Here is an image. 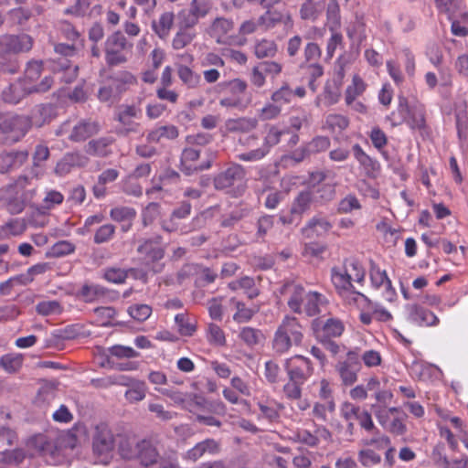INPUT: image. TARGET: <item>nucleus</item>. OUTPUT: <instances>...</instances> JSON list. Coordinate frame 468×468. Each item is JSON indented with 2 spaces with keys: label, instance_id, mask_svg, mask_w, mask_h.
Returning a JSON list of instances; mask_svg holds the SVG:
<instances>
[{
  "label": "nucleus",
  "instance_id": "10",
  "mask_svg": "<svg viewBox=\"0 0 468 468\" xmlns=\"http://www.w3.org/2000/svg\"><path fill=\"white\" fill-rule=\"evenodd\" d=\"M142 117V109L137 105L122 104L118 108L116 119L120 122L121 127L118 133L127 135L130 133H137L140 123L136 122Z\"/></svg>",
  "mask_w": 468,
  "mask_h": 468
},
{
  "label": "nucleus",
  "instance_id": "36",
  "mask_svg": "<svg viewBox=\"0 0 468 468\" xmlns=\"http://www.w3.org/2000/svg\"><path fill=\"white\" fill-rule=\"evenodd\" d=\"M258 125V121L255 118H238L229 120L227 122V128L230 132L248 133L255 129Z\"/></svg>",
  "mask_w": 468,
  "mask_h": 468
},
{
  "label": "nucleus",
  "instance_id": "37",
  "mask_svg": "<svg viewBox=\"0 0 468 468\" xmlns=\"http://www.w3.org/2000/svg\"><path fill=\"white\" fill-rule=\"evenodd\" d=\"M340 6L336 0H329L326 5L327 26L331 32L340 27Z\"/></svg>",
  "mask_w": 468,
  "mask_h": 468
},
{
  "label": "nucleus",
  "instance_id": "30",
  "mask_svg": "<svg viewBox=\"0 0 468 468\" xmlns=\"http://www.w3.org/2000/svg\"><path fill=\"white\" fill-rule=\"evenodd\" d=\"M98 129L99 126L97 122L90 120H84L73 127L69 138L74 141H82L96 133Z\"/></svg>",
  "mask_w": 468,
  "mask_h": 468
},
{
  "label": "nucleus",
  "instance_id": "4",
  "mask_svg": "<svg viewBox=\"0 0 468 468\" xmlns=\"http://www.w3.org/2000/svg\"><path fill=\"white\" fill-rule=\"evenodd\" d=\"M114 446L115 440L111 429L106 424L97 425L92 439V449L100 463H109L112 457Z\"/></svg>",
  "mask_w": 468,
  "mask_h": 468
},
{
  "label": "nucleus",
  "instance_id": "21",
  "mask_svg": "<svg viewBox=\"0 0 468 468\" xmlns=\"http://www.w3.org/2000/svg\"><path fill=\"white\" fill-rule=\"evenodd\" d=\"M285 292L289 294L287 301L289 308L294 313H303L305 295L307 294L303 287L299 284H291L285 287Z\"/></svg>",
  "mask_w": 468,
  "mask_h": 468
},
{
  "label": "nucleus",
  "instance_id": "56",
  "mask_svg": "<svg viewBox=\"0 0 468 468\" xmlns=\"http://www.w3.org/2000/svg\"><path fill=\"white\" fill-rule=\"evenodd\" d=\"M292 98L293 90L289 87L288 84L282 85L280 89L271 94L272 102L278 104L281 108L282 106L290 103Z\"/></svg>",
  "mask_w": 468,
  "mask_h": 468
},
{
  "label": "nucleus",
  "instance_id": "61",
  "mask_svg": "<svg viewBox=\"0 0 468 468\" xmlns=\"http://www.w3.org/2000/svg\"><path fill=\"white\" fill-rule=\"evenodd\" d=\"M356 307H368L370 310H372V314L374 316V319L379 321V322H388L392 319L391 314L383 306L372 303L367 298V303L363 305H355Z\"/></svg>",
  "mask_w": 468,
  "mask_h": 468
},
{
  "label": "nucleus",
  "instance_id": "57",
  "mask_svg": "<svg viewBox=\"0 0 468 468\" xmlns=\"http://www.w3.org/2000/svg\"><path fill=\"white\" fill-rule=\"evenodd\" d=\"M358 462L365 467H372L381 463V456L371 449H362L357 453Z\"/></svg>",
  "mask_w": 468,
  "mask_h": 468
},
{
  "label": "nucleus",
  "instance_id": "19",
  "mask_svg": "<svg viewBox=\"0 0 468 468\" xmlns=\"http://www.w3.org/2000/svg\"><path fill=\"white\" fill-rule=\"evenodd\" d=\"M5 51L26 52L31 49L33 40L30 36L22 34L19 36H6L1 38Z\"/></svg>",
  "mask_w": 468,
  "mask_h": 468
},
{
  "label": "nucleus",
  "instance_id": "31",
  "mask_svg": "<svg viewBox=\"0 0 468 468\" xmlns=\"http://www.w3.org/2000/svg\"><path fill=\"white\" fill-rule=\"evenodd\" d=\"M176 72L179 80L188 89H197L201 84V76L185 65H178Z\"/></svg>",
  "mask_w": 468,
  "mask_h": 468
},
{
  "label": "nucleus",
  "instance_id": "42",
  "mask_svg": "<svg viewBox=\"0 0 468 468\" xmlns=\"http://www.w3.org/2000/svg\"><path fill=\"white\" fill-rule=\"evenodd\" d=\"M50 269L51 266L48 262H40L31 266L25 273L20 274V284L27 285L32 282L36 276L43 274Z\"/></svg>",
  "mask_w": 468,
  "mask_h": 468
},
{
  "label": "nucleus",
  "instance_id": "60",
  "mask_svg": "<svg viewBox=\"0 0 468 468\" xmlns=\"http://www.w3.org/2000/svg\"><path fill=\"white\" fill-rule=\"evenodd\" d=\"M345 330L344 324L336 318H328L323 324V331L326 336H340Z\"/></svg>",
  "mask_w": 468,
  "mask_h": 468
},
{
  "label": "nucleus",
  "instance_id": "47",
  "mask_svg": "<svg viewBox=\"0 0 468 468\" xmlns=\"http://www.w3.org/2000/svg\"><path fill=\"white\" fill-rule=\"evenodd\" d=\"M348 120L346 116L341 114H329L326 116L325 122L324 125V129H328L331 132H342L348 126Z\"/></svg>",
  "mask_w": 468,
  "mask_h": 468
},
{
  "label": "nucleus",
  "instance_id": "39",
  "mask_svg": "<svg viewBox=\"0 0 468 468\" xmlns=\"http://www.w3.org/2000/svg\"><path fill=\"white\" fill-rule=\"evenodd\" d=\"M138 442L133 438L123 437L119 441L118 451L123 459L136 458L139 451Z\"/></svg>",
  "mask_w": 468,
  "mask_h": 468
},
{
  "label": "nucleus",
  "instance_id": "28",
  "mask_svg": "<svg viewBox=\"0 0 468 468\" xmlns=\"http://www.w3.org/2000/svg\"><path fill=\"white\" fill-rule=\"evenodd\" d=\"M278 329L287 335L293 341L294 345L298 346L301 344L303 340L302 326L296 318L291 316L284 317Z\"/></svg>",
  "mask_w": 468,
  "mask_h": 468
},
{
  "label": "nucleus",
  "instance_id": "13",
  "mask_svg": "<svg viewBox=\"0 0 468 468\" xmlns=\"http://www.w3.org/2000/svg\"><path fill=\"white\" fill-rule=\"evenodd\" d=\"M199 150L194 147L185 148L181 155V169L186 175H192L195 172L208 169L210 162L197 164Z\"/></svg>",
  "mask_w": 468,
  "mask_h": 468
},
{
  "label": "nucleus",
  "instance_id": "59",
  "mask_svg": "<svg viewBox=\"0 0 468 468\" xmlns=\"http://www.w3.org/2000/svg\"><path fill=\"white\" fill-rule=\"evenodd\" d=\"M340 97L339 88L335 84H326L323 98L317 99V105L324 103L326 106L335 104L338 101Z\"/></svg>",
  "mask_w": 468,
  "mask_h": 468
},
{
  "label": "nucleus",
  "instance_id": "29",
  "mask_svg": "<svg viewBox=\"0 0 468 468\" xmlns=\"http://www.w3.org/2000/svg\"><path fill=\"white\" fill-rule=\"evenodd\" d=\"M326 303L325 297L316 292H308L303 307L308 316H314L321 312V308Z\"/></svg>",
  "mask_w": 468,
  "mask_h": 468
},
{
  "label": "nucleus",
  "instance_id": "16",
  "mask_svg": "<svg viewBox=\"0 0 468 468\" xmlns=\"http://www.w3.org/2000/svg\"><path fill=\"white\" fill-rule=\"evenodd\" d=\"M424 81L430 90L437 87L449 89L452 86V73L449 69H439L438 74L428 71L424 74Z\"/></svg>",
  "mask_w": 468,
  "mask_h": 468
},
{
  "label": "nucleus",
  "instance_id": "7",
  "mask_svg": "<svg viewBox=\"0 0 468 468\" xmlns=\"http://www.w3.org/2000/svg\"><path fill=\"white\" fill-rule=\"evenodd\" d=\"M283 131L275 125H268L267 133L264 136L263 143L259 148L250 150L246 153L238 154V158L244 162H255L266 156L270 150L279 144Z\"/></svg>",
  "mask_w": 468,
  "mask_h": 468
},
{
  "label": "nucleus",
  "instance_id": "14",
  "mask_svg": "<svg viewBox=\"0 0 468 468\" xmlns=\"http://www.w3.org/2000/svg\"><path fill=\"white\" fill-rule=\"evenodd\" d=\"M155 389L168 397L176 405H179L189 411H194L195 406H201L205 402L202 397L197 395H186L178 390L168 388L158 389L155 388Z\"/></svg>",
  "mask_w": 468,
  "mask_h": 468
},
{
  "label": "nucleus",
  "instance_id": "55",
  "mask_svg": "<svg viewBox=\"0 0 468 468\" xmlns=\"http://www.w3.org/2000/svg\"><path fill=\"white\" fill-rule=\"evenodd\" d=\"M345 268L350 276L351 282H362L365 278V271L361 264L356 260H347L344 262Z\"/></svg>",
  "mask_w": 468,
  "mask_h": 468
},
{
  "label": "nucleus",
  "instance_id": "45",
  "mask_svg": "<svg viewBox=\"0 0 468 468\" xmlns=\"http://www.w3.org/2000/svg\"><path fill=\"white\" fill-rule=\"evenodd\" d=\"M146 395L145 383L140 380L135 381L129 388L125 391V399L131 402L135 403L143 400Z\"/></svg>",
  "mask_w": 468,
  "mask_h": 468
},
{
  "label": "nucleus",
  "instance_id": "58",
  "mask_svg": "<svg viewBox=\"0 0 468 468\" xmlns=\"http://www.w3.org/2000/svg\"><path fill=\"white\" fill-rule=\"evenodd\" d=\"M22 361L20 355L8 354L0 358V367L8 373H15L21 367Z\"/></svg>",
  "mask_w": 468,
  "mask_h": 468
},
{
  "label": "nucleus",
  "instance_id": "40",
  "mask_svg": "<svg viewBox=\"0 0 468 468\" xmlns=\"http://www.w3.org/2000/svg\"><path fill=\"white\" fill-rule=\"evenodd\" d=\"M58 66L59 70L58 72H54V74L58 75L62 81L70 83L77 78L78 67L76 65H69L66 58H61L59 59Z\"/></svg>",
  "mask_w": 468,
  "mask_h": 468
},
{
  "label": "nucleus",
  "instance_id": "51",
  "mask_svg": "<svg viewBox=\"0 0 468 468\" xmlns=\"http://www.w3.org/2000/svg\"><path fill=\"white\" fill-rule=\"evenodd\" d=\"M406 123L412 129H420L425 124V115L422 107L409 110V116L405 118Z\"/></svg>",
  "mask_w": 468,
  "mask_h": 468
},
{
  "label": "nucleus",
  "instance_id": "24",
  "mask_svg": "<svg viewBox=\"0 0 468 468\" xmlns=\"http://www.w3.org/2000/svg\"><path fill=\"white\" fill-rule=\"evenodd\" d=\"M138 454L136 459L144 466L155 463L159 458V452L154 443L147 440L138 442Z\"/></svg>",
  "mask_w": 468,
  "mask_h": 468
},
{
  "label": "nucleus",
  "instance_id": "63",
  "mask_svg": "<svg viewBox=\"0 0 468 468\" xmlns=\"http://www.w3.org/2000/svg\"><path fill=\"white\" fill-rule=\"evenodd\" d=\"M37 312L41 315H55L62 312V307L58 301H43L37 304Z\"/></svg>",
  "mask_w": 468,
  "mask_h": 468
},
{
  "label": "nucleus",
  "instance_id": "64",
  "mask_svg": "<svg viewBox=\"0 0 468 468\" xmlns=\"http://www.w3.org/2000/svg\"><path fill=\"white\" fill-rule=\"evenodd\" d=\"M98 323L101 325L107 326L112 324V320L116 315V311L111 306H101L94 309Z\"/></svg>",
  "mask_w": 468,
  "mask_h": 468
},
{
  "label": "nucleus",
  "instance_id": "34",
  "mask_svg": "<svg viewBox=\"0 0 468 468\" xmlns=\"http://www.w3.org/2000/svg\"><path fill=\"white\" fill-rule=\"evenodd\" d=\"M178 136V130L175 125L159 126L147 134V141L150 143H158L162 139L173 140Z\"/></svg>",
  "mask_w": 468,
  "mask_h": 468
},
{
  "label": "nucleus",
  "instance_id": "49",
  "mask_svg": "<svg viewBox=\"0 0 468 468\" xmlns=\"http://www.w3.org/2000/svg\"><path fill=\"white\" fill-rule=\"evenodd\" d=\"M175 322L177 325L178 332L182 335L190 336L196 331V324L194 321L185 314H176L175 316Z\"/></svg>",
  "mask_w": 468,
  "mask_h": 468
},
{
  "label": "nucleus",
  "instance_id": "22",
  "mask_svg": "<svg viewBox=\"0 0 468 468\" xmlns=\"http://www.w3.org/2000/svg\"><path fill=\"white\" fill-rule=\"evenodd\" d=\"M26 151L4 153L0 154V173H6L11 169L19 167L27 159Z\"/></svg>",
  "mask_w": 468,
  "mask_h": 468
},
{
  "label": "nucleus",
  "instance_id": "35",
  "mask_svg": "<svg viewBox=\"0 0 468 468\" xmlns=\"http://www.w3.org/2000/svg\"><path fill=\"white\" fill-rule=\"evenodd\" d=\"M277 51V44L271 39L262 38L254 44V54L258 58H273Z\"/></svg>",
  "mask_w": 468,
  "mask_h": 468
},
{
  "label": "nucleus",
  "instance_id": "62",
  "mask_svg": "<svg viewBox=\"0 0 468 468\" xmlns=\"http://www.w3.org/2000/svg\"><path fill=\"white\" fill-rule=\"evenodd\" d=\"M105 291L103 287L97 284H86L81 288L80 295L85 302H93L99 297L103 296Z\"/></svg>",
  "mask_w": 468,
  "mask_h": 468
},
{
  "label": "nucleus",
  "instance_id": "52",
  "mask_svg": "<svg viewBox=\"0 0 468 468\" xmlns=\"http://www.w3.org/2000/svg\"><path fill=\"white\" fill-rule=\"evenodd\" d=\"M365 88L364 81L358 76H354L352 85L348 86L346 91V104L351 105L356 98L365 90Z\"/></svg>",
  "mask_w": 468,
  "mask_h": 468
},
{
  "label": "nucleus",
  "instance_id": "3",
  "mask_svg": "<svg viewBox=\"0 0 468 468\" xmlns=\"http://www.w3.org/2000/svg\"><path fill=\"white\" fill-rule=\"evenodd\" d=\"M53 84L51 76H45L38 82V85H31L30 83H22L20 80L11 84L3 91V99L5 101L12 104L18 103L24 97L33 92H46Z\"/></svg>",
  "mask_w": 468,
  "mask_h": 468
},
{
  "label": "nucleus",
  "instance_id": "50",
  "mask_svg": "<svg viewBox=\"0 0 468 468\" xmlns=\"http://www.w3.org/2000/svg\"><path fill=\"white\" fill-rule=\"evenodd\" d=\"M292 345H294L293 341L282 331L277 329L272 343L274 351L280 355L284 354L290 350Z\"/></svg>",
  "mask_w": 468,
  "mask_h": 468
},
{
  "label": "nucleus",
  "instance_id": "33",
  "mask_svg": "<svg viewBox=\"0 0 468 468\" xmlns=\"http://www.w3.org/2000/svg\"><path fill=\"white\" fill-rule=\"evenodd\" d=\"M174 18L172 12H165L160 16L157 21L153 22V29L160 38L165 39L169 36L174 25Z\"/></svg>",
  "mask_w": 468,
  "mask_h": 468
},
{
  "label": "nucleus",
  "instance_id": "38",
  "mask_svg": "<svg viewBox=\"0 0 468 468\" xmlns=\"http://www.w3.org/2000/svg\"><path fill=\"white\" fill-rule=\"evenodd\" d=\"M111 218L119 222H128V226H122L124 231H126L130 226L131 222L136 216V211L133 207H117L111 210L110 212Z\"/></svg>",
  "mask_w": 468,
  "mask_h": 468
},
{
  "label": "nucleus",
  "instance_id": "11",
  "mask_svg": "<svg viewBox=\"0 0 468 468\" xmlns=\"http://www.w3.org/2000/svg\"><path fill=\"white\" fill-rule=\"evenodd\" d=\"M245 171L240 165L233 164L219 173L214 179L217 189L225 190L234 186H239L244 179Z\"/></svg>",
  "mask_w": 468,
  "mask_h": 468
},
{
  "label": "nucleus",
  "instance_id": "20",
  "mask_svg": "<svg viewBox=\"0 0 468 468\" xmlns=\"http://www.w3.org/2000/svg\"><path fill=\"white\" fill-rule=\"evenodd\" d=\"M410 319L419 325L432 326L439 324V318L431 311L416 304L409 307Z\"/></svg>",
  "mask_w": 468,
  "mask_h": 468
},
{
  "label": "nucleus",
  "instance_id": "17",
  "mask_svg": "<svg viewBox=\"0 0 468 468\" xmlns=\"http://www.w3.org/2000/svg\"><path fill=\"white\" fill-rule=\"evenodd\" d=\"M212 8L209 0H192L189 5L188 15L185 18V26L193 27L200 18L205 17Z\"/></svg>",
  "mask_w": 468,
  "mask_h": 468
},
{
  "label": "nucleus",
  "instance_id": "15",
  "mask_svg": "<svg viewBox=\"0 0 468 468\" xmlns=\"http://www.w3.org/2000/svg\"><path fill=\"white\" fill-rule=\"evenodd\" d=\"M233 29L231 19L219 16L213 20L207 28V34L219 44H225L229 40V35Z\"/></svg>",
  "mask_w": 468,
  "mask_h": 468
},
{
  "label": "nucleus",
  "instance_id": "46",
  "mask_svg": "<svg viewBox=\"0 0 468 468\" xmlns=\"http://www.w3.org/2000/svg\"><path fill=\"white\" fill-rule=\"evenodd\" d=\"M230 302L237 309L233 314V319L238 323L249 322L257 312L255 309L246 307L243 303L237 301L235 298H231Z\"/></svg>",
  "mask_w": 468,
  "mask_h": 468
},
{
  "label": "nucleus",
  "instance_id": "8",
  "mask_svg": "<svg viewBox=\"0 0 468 468\" xmlns=\"http://www.w3.org/2000/svg\"><path fill=\"white\" fill-rule=\"evenodd\" d=\"M360 367L358 352L356 350H349L346 353V359L336 363L335 371L344 386H351L357 381Z\"/></svg>",
  "mask_w": 468,
  "mask_h": 468
},
{
  "label": "nucleus",
  "instance_id": "25",
  "mask_svg": "<svg viewBox=\"0 0 468 468\" xmlns=\"http://www.w3.org/2000/svg\"><path fill=\"white\" fill-rule=\"evenodd\" d=\"M332 225L324 218L314 217L308 221L302 231L305 238L312 239L314 236H322L326 233Z\"/></svg>",
  "mask_w": 468,
  "mask_h": 468
},
{
  "label": "nucleus",
  "instance_id": "41",
  "mask_svg": "<svg viewBox=\"0 0 468 468\" xmlns=\"http://www.w3.org/2000/svg\"><path fill=\"white\" fill-rule=\"evenodd\" d=\"M314 201H315V198L312 192H301L292 204V214H303L310 207Z\"/></svg>",
  "mask_w": 468,
  "mask_h": 468
},
{
  "label": "nucleus",
  "instance_id": "53",
  "mask_svg": "<svg viewBox=\"0 0 468 468\" xmlns=\"http://www.w3.org/2000/svg\"><path fill=\"white\" fill-rule=\"evenodd\" d=\"M284 16L278 11H267L259 17L261 28L266 31L282 22Z\"/></svg>",
  "mask_w": 468,
  "mask_h": 468
},
{
  "label": "nucleus",
  "instance_id": "9",
  "mask_svg": "<svg viewBox=\"0 0 468 468\" xmlns=\"http://www.w3.org/2000/svg\"><path fill=\"white\" fill-rule=\"evenodd\" d=\"M284 367L289 379L296 383L304 384L314 373L311 360L303 356H294L287 358Z\"/></svg>",
  "mask_w": 468,
  "mask_h": 468
},
{
  "label": "nucleus",
  "instance_id": "2",
  "mask_svg": "<svg viewBox=\"0 0 468 468\" xmlns=\"http://www.w3.org/2000/svg\"><path fill=\"white\" fill-rule=\"evenodd\" d=\"M331 280L341 298L348 305H363L367 303V297L356 291L344 264L331 269Z\"/></svg>",
  "mask_w": 468,
  "mask_h": 468
},
{
  "label": "nucleus",
  "instance_id": "1",
  "mask_svg": "<svg viewBox=\"0 0 468 468\" xmlns=\"http://www.w3.org/2000/svg\"><path fill=\"white\" fill-rule=\"evenodd\" d=\"M48 111V107L39 105L33 111L31 119L18 115L0 116V133L4 134L9 143L17 142L25 136L32 124L41 126L46 122V119L38 120L37 114L42 115Z\"/></svg>",
  "mask_w": 468,
  "mask_h": 468
},
{
  "label": "nucleus",
  "instance_id": "32",
  "mask_svg": "<svg viewBox=\"0 0 468 468\" xmlns=\"http://www.w3.org/2000/svg\"><path fill=\"white\" fill-rule=\"evenodd\" d=\"M458 135L461 139L468 138V106L465 101L460 102L455 109Z\"/></svg>",
  "mask_w": 468,
  "mask_h": 468
},
{
  "label": "nucleus",
  "instance_id": "54",
  "mask_svg": "<svg viewBox=\"0 0 468 468\" xmlns=\"http://www.w3.org/2000/svg\"><path fill=\"white\" fill-rule=\"evenodd\" d=\"M339 410L344 420H357L363 410L350 401H344L340 405Z\"/></svg>",
  "mask_w": 468,
  "mask_h": 468
},
{
  "label": "nucleus",
  "instance_id": "23",
  "mask_svg": "<svg viewBox=\"0 0 468 468\" xmlns=\"http://www.w3.org/2000/svg\"><path fill=\"white\" fill-rule=\"evenodd\" d=\"M138 251L142 255H144L146 260H161L164 257V250L161 247V238L157 236L154 239L144 240L139 246Z\"/></svg>",
  "mask_w": 468,
  "mask_h": 468
},
{
  "label": "nucleus",
  "instance_id": "48",
  "mask_svg": "<svg viewBox=\"0 0 468 468\" xmlns=\"http://www.w3.org/2000/svg\"><path fill=\"white\" fill-rule=\"evenodd\" d=\"M42 69V62L40 61H30L28 62L26 70L25 76L20 81L22 83H27L31 85H38L36 81L40 77Z\"/></svg>",
  "mask_w": 468,
  "mask_h": 468
},
{
  "label": "nucleus",
  "instance_id": "12",
  "mask_svg": "<svg viewBox=\"0 0 468 468\" xmlns=\"http://www.w3.org/2000/svg\"><path fill=\"white\" fill-rule=\"evenodd\" d=\"M371 284L376 289L384 288L382 292L383 298L388 302H394L397 298L396 290L391 284L386 271L381 270L376 264H372L369 271Z\"/></svg>",
  "mask_w": 468,
  "mask_h": 468
},
{
  "label": "nucleus",
  "instance_id": "26",
  "mask_svg": "<svg viewBox=\"0 0 468 468\" xmlns=\"http://www.w3.org/2000/svg\"><path fill=\"white\" fill-rule=\"evenodd\" d=\"M238 337L250 348L262 345L265 341V335L262 331L250 326L241 327L239 331Z\"/></svg>",
  "mask_w": 468,
  "mask_h": 468
},
{
  "label": "nucleus",
  "instance_id": "18",
  "mask_svg": "<svg viewBox=\"0 0 468 468\" xmlns=\"http://www.w3.org/2000/svg\"><path fill=\"white\" fill-rule=\"evenodd\" d=\"M27 450L31 456L34 455H52L55 446L46 435L37 434L30 438L27 443Z\"/></svg>",
  "mask_w": 468,
  "mask_h": 468
},
{
  "label": "nucleus",
  "instance_id": "44",
  "mask_svg": "<svg viewBox=\"0 0 468 468\" xmlns=\"http://www.w3.org/2000/svg\"><path fill=\"white\" fill-rule=\"evenodd\" d=\"M188 27H189L186 26V27L181 28L176 32L172 41L173 48L182 49L193 41V39L196 37V34Z\"/></svg>",
  "mask_w": 468,
  "mask_h": 468
},
{
  "label": "nucleus",
  "instance_id": "5",
  "mask_svg": "<svg viewBox=\"0 0 468 468\" xmlns=\"http://www.w3.org/2000/svg\"><path fill=\"white\" fill-rule=\"evenodd\" d=\"M229 89V94L219 100V104L228 109L244 110L250 103V98H245L248 84L241 79H233L225 83Z\"/></svg>",
  "mask_w": 468,
  "mask_h": 468
},
{
  "label": "nucleus",
  "instance_id": "43",
  "mask_svg": "<svg viewBox=\"0 0 468 468\" xmlns=\"http://www.w3.org/2000/svg\"><path fill=\"white\" fill-rule=\"evenodd\" d=\"M229 287L232 291L243 289L250 299L259 294L258 290L254 288V280L249 276L229 282Z\"/></svg>",
  "mask_w": 468,
  "mask_h": 468
},
{
  "label": "nucleus",
  "instance_id": "6",
  "mask_svg": "<svg viewBox=\"0 0 468 468\" xmlns=\"http://www.w3.org/2000/svg\"><path fill=\"white\" fill-rule=\"evenodd\" d=\"M132 45L119 31L112 34L105 42V59L108 65L116 66L127 61L126 51Z\"/></svg>",
  "mask_w": 468,
  "mask_h": 468
},
{
  "label": "nucleus",
  "instance_id": "27",
  "mask_svg": "<svg viewBox=\"0 0 468 468\" xmlns=\"http://www.w3.org/2000/svg\"><path fill=\"white\" fill-rule=\"evenodd\" d=\"M324 10V1H303L299 9L300 17L303 20L315 21Z\"/></svg>",
  "mask_w": 468,
  "mask_h": 468
}]
</instances>
